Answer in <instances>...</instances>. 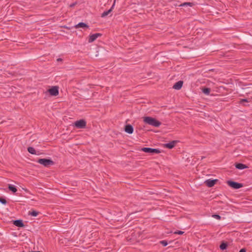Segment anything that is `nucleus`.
<instances>
[{
  "instance_id": "1",
  "label": "nucleus",
  "mask_w": 252,
  "mask_h": 252,
  "mask_svg": "<svg viewBox=\"0 0 252 252\" xmlns=\"http://www.w3.org/2000/svg\"><path fill=\"white\" fill-rule=\"evenodd\" d=\"M143 122L146 124L152 126L154 127H159L161 123L156 118L151 117H144L143 118Z\"/></svg>"
},
{
  "instance_id": "2",
  "label": "nucleus",
  "mask_w": 252,
  "mask_h": 252,
  "mask_svg": "<svg viewBox=\"0 0 252 252\" xmlns=\"http://www.w3.org/2000/svg\"><path fill=\"white\" fill-rule=\"evenodd\" d=\"M37 162L44 167H49L54 164V162L51 159L40 158Z\"/></svg>"
},
{
  "instance_id": "3",
  "label": "nucleus",
  "mask_w": 252,
  "mask_h": 252,
  "mask_svg": "<svg viewBox=\"0 0 252 252\" xmlns=\"http://www.w3.org/2000/svg\"><path fill=\"white\" fill-rule=\"evenodd\" d=\"M59 87L57 86H52L50 89L47 90L50 95L57 96L59 94Z\"/></svg>"
},
{
  "instance_id": "4",
  "label": "nucleus",
  "mask_w": 252,
  "mask_h": 252,
  "mask_svg": "<svg viewBox=\"0 0 252 252\" xmlns=\"http://www.w3.org/2000/svg\"><path fill=\"white\" fill-rule=\"evenodd\" d=\"M227 185L234 189H239L243 187V184L232 181H227Z\"/></svg>"
},
{
  "instance_id": "5",
  "label": "nucleus",
  "mask_w": 252,
  "mask_h": 252,
  "mask_svg": "<svg viewBox=\"0 0 252 252\" xmlns=\"http://www.w3.org/2000/svg\"><path fill=\"white\" fill-rule=\"evenodd\" d=\"M74 126L78 128H84L86 126V122L84 120H80L75 122Z\"/></svg>"
},
{
  "instance_id": "6",
  "label": "nucleus",
  "mask_w": 252,
  "mask_h": 252,
  "mask_svg": "<svg viewBox=\"0 0 252 252\" xmlns=\"http://www.w3.org/2000/svg\"><path fill=\"white\" fill-rule=\"evenodd\" d=\"M141 150L143 151V152H144L145 153H151V154H153V153H156V154H159L160 153V151L158 149H153V148H147V147H145V148H142Z\"/></svg>"
},
{
  "instance_id": "7",
  "label": "nucleus",
  "mask_w": 252,
  "mask_h": 252,
  "mask_svg": "<svg viewBox=\"0 0 252 252\" xmlns=\"http://www.w3.org/2000/svg\"><path fill=\"white\" fill-rule=\"evenodd\" d=\"M101 36V34L99 33H96L91 34L89 37L88 42L92 43L97 38Z\"/></svg>"
},
{
  "instance_id": "8",
  "label": "nucleus",
  "mask_w": 252,
  "mask_h": 252,
  "mask_svg": "<svg viewBox=\"0 0 252 252\" xmlns=\"http://www.w3.org/2000/svg\"><path fill=\"white\" fill-rule=\"evenodd\" d=\"M218 180L217 179H214V180H211L208 179L206 180L204 182V183L207 185L208 187H213L215 184L217 182Z\"/></svg>"
},
{
  "instance_id": "9",
  "label": "nucleus",
  "mask_w": 252,
  "mask_h": 252,
  "mask_svg": "<svg viewBox=\"0 0 252 252\" xmlns=\"http://www.w3.org/2000/svg\"><path fill=\"white\" fill-rule=\"evenodd\" d=\"M124 130L128 134H132L133 132V126L129 124L125 126Z\"/></svg>"
},
{
  "instance_id": "10",
  "label": "nucleus",
  "mask_w": 252,
  "mask_h": 252,
  "mask_svg": "<svg viewBox=\"0 0 252 252\" xmlns=\"http://www.w3.org/2000/svg\"><path fill=\"white\" fill-rule=\"evenodd\" d=\"M183 85V81H179L178 82H176L173 86V89H174L176 90H179L182 88Z\"/></svg>"
},
{
  "instance_id": "11",
  "label": "nucleus",
  "mask_w": 252,
  "mask_h": 252,
  "mask_svg": "<svg viewBox=\"0 0 252 252\" xmlns=\"http://www.w3.org/2000/svg\"><path fill=\"white\" fill-rule=\"evenodd\" d=\"M176 142V141H172L169 143L165 144L164 147L169 149H172L175 146Z\"/></svg>"
},
{
  "instance_id": "12",
  "label": "nucleus",
  "mask_w": 252,
  "mask_h": 252,
  "mask_svg": "<svg viewBox=\"0 0 252 252\" xmlns=\"http://www.w3.org/2000/svg\"><path fill=\"white\" fill-rule=\"evenodd\" d=\"M13 224L18 227H24V224L22 220H14L13 222Z\"/></svg>"
},
{
  "instance_id": "13",
  "label": "nucleus",
  "mask_w": 252,
  "mask_h": 252,
  "mask_svg": "<svg viewBox=\"0 0 252 252\" xmlns=\"http://www.w3.org/2000/svg\"><path fill=\"white\" fill-rule=\"evenodd\" d=\"M235 167L238 169H244L248 168V166L242 163H237L235 165Z\"/></svg>"
},
{
  "instance_id": "14",
  "label": "nucleus",
  "mask_w": 252,
  "mask_h": 252,
  "mask_svg": "<svg viewBox=\"0 0 252 252\" xmlns=\"http://www.w3.org/2000/svg\"><path fill=\"white\" fill-rule=\"evenodd\" d=\"M75 28H88V26L84 23H79L75 26Z\"/></svg>"
},
{
  "instance_id": "15",
  "label": "nucleus",
  "mask_w": 252,
  "mask_h": 252,
  "mask_svg": "<svg viewBox=\"0 0 252 252\" xmlns=\"http://www.w3.org/2000/svg\"><path fill=\"white\" fill-rule=\"evenodd\" d=\"M28 151L31 154H32V155H36V154L35 150L34 149V148H33L32 147H29L28 148Z\"/></svg>"
},
{
  "instance_id": "16",
  "label": "nucleus",
  "mask_w": 252,
  "mask_h": 252,
  "mask_svg": "<svg viewBox=\"0 0 252 252\" xmlns=\"http://www.w3.org/2000/svg\"><path fill=\"white\" fill-rule=\"evenodd\" d=\"M8 189L9 190H10L11 191H12L13 193H15L17 191V189L14 186H13L11 185H9L8 186Z\"/></svg>"
},
{
  "instance_id": "17",
  "label": "nucleus",
  "mask_w": 252,
  "mask_h": 252,
  "mask_svg": "<svg viewBox=\"0 0 252 252\" xmlns=\"http://www.w3.org/2000/svg\"><path fill=\"white\" fill-rule=\"evenodd\" d=\"M193 4L191 2H184L182 4H181L180 6H189L191 7L193 6Z\"/></svg>"
},
{
  "instance_id": "18",
  "label": "nucleus",
  "mask_w": 252,
  "mask_h": 252,
  "mask_svg": "<svg viewBox=\"0 0 252 252\" xmlns=\"http://www.w3.org/2000/svg\"><path fill=\"white\" fill-rule=\"evenodd\" d=\"M227 245L225 243H222L220 246V250H225L227 248Z\"/></svg>"
},
{
  "instance_id": "19",
  "label": "nucleus",
  "mask_w": 252,
  "mask_h": 252,
  "mask_svg": "<svg viewBox=\"0 0 252 252\" xmlns=\"http://www.w3.org/2000/svg\"><path fill=\"white\" fill-rule=\"evenodd\" d=\"M111 12V9H109L106 11H104L101 14L102 17H104L106 16H107L110 12Z\"/></svg>"
},
{
  "instance_id": "20",
  "label": "nucleus",
  "mask_w": 252,
  "mask_h": 252,
  "mask_svg": "<svg viewBox=\"0 0 252 252\" xmlns=\"http://www.w3.org/2000/svg\"><path fill=\"white\" fill-rule=\"evenodd\" d=\"M202 92L206 94H209L210 92V90L209 88H204L202 90Z\"/></svg>"
},
{
  "instance_id": "21",
  "label": "nucleus",
  "mask_w": 252,
  "mask_h": 252,
  "mask_svg": "<svg viewBox=\"0 0 252 252\" xmlns=\"http://www.w3.org/2000/svg\"><path fill=\"white\" fill-rule=\"evenodd\" d=\"M30 214L31 216H33V217H36V216H37V215H38V212H36V211H32V212H30Z\"/></svg>"
},
{
  "instance_id": "22",
  "label": "nucleus",
  "mask_w": 252,
  "mask_h": 252,
  "mask_svg": "<svg viewBox=\"0 0 252 252\" xmlns=\"http://www.w3.org/2000/svg\"><path fill=\"white\" fill-rule=\"evenodd\" d=\"M0 202L3 204H6V200L4 198L0 197Z\"/></svg>"
},
{
  "instance_id": "23",
  "label": "nucleus",
  "mask_w": 252,
  "mask_h": 252,
  "mask_svg": "<svg viewBox=\"0 0 252 252\" xmlns=\"http://www.w3.org/2000/svg\"><path fill=\"white\" fill-rule=\"evenodd\" d=\"M160 243L164 247L168 245L167 242L165 240L161 241L160 242Z\"/></svg>"
},
{
  "instance_id": "24",
  "label": "nucleus",
  "mask_w": 252,
  "mask_h": 252,
  "mask_svg": "<svg viewBox=\"0 0 252 252\" xmlns=\"http://www.w3.org/2000/svg\"><path fill=\"white\" fill-rule=\"evenodd\" d=\"M174 233L176 234L182 235L184 233V232L182 231L178 230V231H175L174 232Z\"/></svg>"
},
{
  "instance_id": "25",
  "label": "nucleus",
  "mask_w": 252,
  "mask_h": 252,
  "mask_svg": "<svg viewBox=\"0 0 252 252\" xmlns=\"http://www.w3.org/2000/svg\"><path fill=\"white\" fill-rule=\"evenodd\" d=\"M212 217L217 220H220L221 219L220 216L218 215H214Z\"/></svg>"
},
{
  "instance_id": "26",
  "label": "nucleus",
  "mask_w": 252,
  "mask_h": 252,
  "mask_svg": "<svg viewBox=\"0 0 252 252\" xmlns=\"http://www.w3.org/2000/svg\"><path fill=\"white\" fill-rule=\"evenodd\" d=\"M243 102H248V100L247 99H242L240 101V103H242Z\"/></svg>"
},
{
  "instance_id": "27",
  "label": "nucleus",
  "mask_w": 252,
  "mask_h": 252,
  "mask_svg": "<svg viewBox=\"0 0 252 252\" xmlns=\"http://www.w3.org/2000/svg\"><path fill=\"white\" fill-rule=\"evenodd\" d=\"M246 252V251L245 249H242L239 251V252Z\"/></svg>"
},
{
  "instance_id": "28",
  "label": "nucleus",
  "mask_w": 252,
  "mask_h": 252,
  "mask_svg": "<svg viewBox=\"0 0 252 252\" xmlns=\"http://www.w3.org/2000/svg\"><path fill=\"white\" fill-rule=\"evenodd\" d=\"M115 0L114 1V2L113 4V5L112 6L111 8L110 9H111V11H112V9H113L114 6H115Z\"/></svg>"
},
{
  "instance_id": "29",
  "label": "nucleus",
  "mask_w": 252,
  "mask_h": 252,
  "mask_svg": "<svg viewBox=\"0 0 252 252\" xmlns=\"http://www.w3.org/2000/svg\"><path fill=\"white\" fill-rule=\"evenodd\" d=\"M63 28H65V29H68V30H70V27H68L65 26H63Z\"/></svg>"
},
{
  "instance_id": "30",
  "label": "nucleus",
  "mask_w": 252,
  "mask_h": 252,
  "mask_svg": "<svg viewBox=\"0 0 252 252\" xmlns=\"http://www.w3.org/2000/svg\"><path fill=\"white\" fill-rule=\"evenodd\" d=\"M75 5L74 3H73L72 4L70 5V6L72 7V6H73L74 5Z\"/></svg>"
},
{
  "instance_id": "31",
  "label": "nucleus",
  "mask_w": 252,
  "mask_h": 252,
  "mask_svg": "<svg viewBox=\"0 0 252 252\" xmlns=\"http://www.w3.org/2000/svg\"><path fill=\"white\" fill-rule=\"evenodd\" d=\"M57 61H62V59H58L57 60Z\"/></svg>"
}]
</instances>
